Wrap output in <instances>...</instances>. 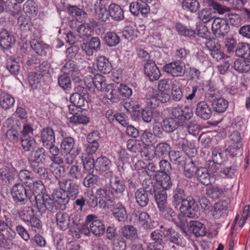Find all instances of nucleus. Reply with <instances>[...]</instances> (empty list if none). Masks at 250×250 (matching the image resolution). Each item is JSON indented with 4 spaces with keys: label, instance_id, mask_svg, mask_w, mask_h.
I'll list each match as a JSON object with an SVG mask.
<instances>
[{
    "label": "nucleus",
    "instance_id": "obj_38",
    "mask_svg": "<svg viewBox=\"0 0 250 250\" xmlns=\"http://www.w3.org/2000/svg\"><path fill=\"white\" fill-rule=\"evenodd\" d=\"M109 10L110 17L116 21H120L124 19V11L121 6L116 3H113L109 5Z\"/></svg>",
    "mask_w": 250,
    "mask_h": 250
},
{
    "label": "nucleus",
    "instance_id": "obj_26",
    "mask_svg": "<svg viewBox=\"0 0 250 250\" xmlns=\"http://www.w3.org/2000/svg\"><path fill=\"white\" fill-rule=\"evenodd\" d=\"M153 193L159 209L164 210L167 205L166 191L163 188H156Z\"/></svg>",
    "mask_w": 250,
    "mask_h": 250
},
{
    "label": "nucleus",
    "instance_id": "obj_58",
    "mask_svg": "<svg viewBox=\"0 0 250 250\" xmlns=\"http://www.w3.org/2000/svg\"><path fill=\"white\" fill-rule=\"evenodd\" d=\"M77 32L80 37L83 40H86L92 35L93 32L91 28L85 23L80 25L78 28Z\"/></svg>",
    "mask_w": 250,
    "mask_h": 250
},
{
    "label": "nucleus",
    "instance_id": "obj_15",
    "mask_svg": "<svg viewBox=\"0 0 250 250\" xmlns=\"http://www.w3.org/2000/svg\"><path fill=\"white\" fill-rule=\"evenodd\" d=\"M129 11L135 16H138L140 13L142 16L146 17L149 13L150 7L145 1L138 0L130 4Z\"/></svg>",
    "mask_w": 250,
    "mask_h": 250
},
{
    "label": "nucleus",
    "instance_id": "obj_7",
    "mask_svg": "<svg viewBox=\"0 0 250 250\" xmlns=\"http://www.w3.org/2000/svg\"><path fill=\"white\" fill-rule=\"evenodd\" d=\"M58 186L64 190L69 200H74L78 197L79 186L73 180L70 179H61L58 181Z\"/></svg>",
    "mask_w": 250,
    "mask_h": 250
},
{
    "label": "nucleus",
    "instance_id": "obj_64",
    "mask_svg": "<svg viewBox=\"0 0 250 250\" xmlns=\"http://www.w3.org/2000/svg\"><path fill=\"white\" fill-rule=\"evenodd\" d=\"M111 244L114 250H125L126 248V241L121 236L112 241Z\"/></svg>",
    "mask_w": 250,
    "mask_h": 250
},
{
    "label": "nucleus",
    "instance_id": "obj_8",
    "mask_svg": "<svg viewBox=\"0 0 250 250\" xmlns=\"http://www.w3.org/2000/svg\"><path fill=\"white\" fill-rule=\"evenodd\" d=\"M11 195L14 202L17 205L25 204L30 197L23 185L15 184L12 188Z\"/></svg>",
    "mask_w": 250,
    "mask_h": 250
},
{
    "label": "nucleus",
    "instance_id": "obj_2",
    "mask_svg": "<svg viewBox=\"0 0 250 250\" xmlns=\"http://www.w3.org/2000/svg\"><path fill=\"white\" fill-rule=\"evenodd\" d=\"M53 199L47 195L43 196V200L45 203L44 210L46 209L51 212H54L58 209H63L69 200L67 193L63 189L59 187L53 190L52 194Z\"/></svg>",
    "mask_w": 250,
    "mask_h": 250
},
{
    "label": "nucleus",
    "instance_id": "obj_36",
    "mask_svg": "<svg viewBox=\"0 0 250 250\" xmlns=\"http://www.w3.org/2000/svg\"><path fill=\"white\" fill-rule=\"evenodd\" d=\"M121 233L124 237L127 240L134 241L138 239V230L132 225H125L121 229Z\"/></svg>",
    "mask_w": 250,
    "mask_h": 250
},
{
    "label": "nucleus",
    "instance_id": "obj_30",
    "mask_svg": "<svg viewBox=\"0 0 250 250\" xmlns=\"http://www.w3.org/2000/svg\"><path fill=\"white\" fill-rule=\"evenodd\" d=\"M95 169L101 172L109 170L112 166L111 160L106 156H102L95 160Z\"/></svg>",
    "mask_w": 250,
    "mask_h": 250
},
{
    "label": "nucleus",
    "instance_id": "obj_21",
    "mask_svg": "<svg viewBox=\"0 0 250 250\" xmlns=\"http://www.w3.org/2000/svg\"><path fill=\"white\" fill-rule=\"evenodd\" d=\"M151 195L144 189L138 188L134 193L136 203L140 207L145 208L148 204Z\"/></svg>",
    "mask_w": 250,
    "mask_h": 250
},
{
    "label": "nucleus",
    "instance_id": "obj_35",
    "mask_svg": "<svg viewBox=\"0 0 250 250\" xmlns=\"http://www.w3.org/2000/svg\"><path fill=\"white\" fill-rule=\"evenodd\" d=\"M15 41L14 37L5 29H2L0 32V44L3 48L11 47Z\"/></svg>",
    "mask_w": 250,
    "mask_h": 250
},
{
    "label": "nucleus",
    "instance_id": "obj_22",
    "mask_svg": "<svg viewBox=\"0 0 250 250\" xmlns=\"http://www.w3.org/2000/svg\"><path fill=\"white\" fill-rule=\"evenodd\" d=\"M94 12L96 17L102 21L105 22L110 18L109 9L107 10L101 2H97L95 3Z\"/></svg>",
    "mask_w": 250,
    "mask_h": 250
},
{
    "label": "nucleus",
    "instance_id": "obj_11",
    "mask_svg": "<svg viewBox=\"0 0 250 250\" xmlns=\"http://www.w3.org/2000/svg\"><path fill=\"white\" fill-rule=\"evenodd\" d=\"M226 154L219 148H213L212 150L211 161H208V168L212 172L216 171L217 168L215 164L221 165L226 161Z\"/></svg>",
    "mask_w": 250,
    "mask_h": 250
},
{
    "label": "nucleus",
    "instance_id": "obj_48",
    "mask_svg": "<svg viewBox=\"0 0 250 250\" xmlns=\"http://www.w3.org/2000/svg\"><path fill=\"white\" fill-rule=\"evenodd\" d=\"M104 41L108 46H115L119 44L120 39L116 33L108 32L104 36Z\"/></svg>",
    "mask_w": 250,
    "mask_h": 250
},
{
    "label": "nucleus",
    "instance_id": "obj_49",
    "mask_svg": "<svg viewBox=\"0 0 250 250\" xmlns=\"http://www.w3.org/2000/svg\"><path fill=\"white\" fill-rule=\"evenodd\" d=\"M196 175L197 176L198 180L202 184L208 186L210 183V177L208 169L206 168H199Z\"/></svg>",
    "mask_w": 250,
    "mask_h": 250
},
{
    "label": "nucleus",
    "instance_id": "obj_47",
    "mask_svg": "<svg viewBox=\"0 0 250 250\" xmlns=\"http://www.w3.org/2000/svg\"><path fill=\"white\" fill-rule=\"evenodd\" d=\"M18 178L21 182L27 185V186H29L34 179L33 173L26 169L21 170L19 173Z\"/></svg>",
    "mask_w": 250,
    "mask_h": 250
},
{
    "label": "nucleus",
    "instance_id": "obj_63",
    "mask_svg": "<svg viewBox=\"0 0 250 250\" xmlns=\"http://www.w3.org/2000/svg\"><path fill=\"white\" fill-rule=\"evenodd\" d=\"M68 12L73 17L78 18V20H82L85 18L86 13L82 9L76 6H70L68 8Z\"/></svg>",
    "mask_w": 250,
    "mask_h": 250
},
{
    "label": "nucleus",
    "instance_id": "obj_31",
    "mask_svg": "<svg viewBox=\"0 0 250 250\" xmlns=\"http://www.w3.org/2000/svg\"><path fill=\"white\" fill-rule=\"evenodd\" d=\"M60 146L62 152L80 151L78 147H75V139L70 136L62 138Z\"/></svg>",
    "mask_w": 250,
    "mask_h": 250
},
{
    "label": "nucleus",
    "instance_id": "obj_56",
    "mask_svg": "<svg viewBox=\"0 0 250 250\" xmlns=\"http://www.w3.org/2000/svg\"><path fill=\"white\" fill-rule=\"evenodd\" d=\"M33 161L37 163H43L45 160V150L43 147H39L31 154Z\"/></svg>",
    "mask_w": 250,
    "mask_h": 250
},
{
    "label": "nucleus",
    "instance_id": "obj_3",
    "mask_svg": "<svg viewBox=\"0 0 250 250\" xmlns=\"http://www.w3.org/2000/svg\"><path fill=\"white\" fill-rule=\"evenodd\" d=\"M14 222L9 213L3 212L0 216V243L4 244L11 241L16 236V232L14 229Z\"/></svg>",
    "mask_w": 250,
    "mask_h": 250
},
{
    "label": "nucleus",
    "instance_id": "obj_59",
    "mask_svg": "<svg viewBox=\"0 0 250 250\" xmlns=\"http://www.w3.org/2000/svg\"><path fill=\"white\" fill-rule=\"evenodd\" d=\"M155 136L153 133L145 131L141 135V140L147 146H153L156 143Z\"/></svg>",
    "mask_w": 250,
    "mask_h": 250
},
{
    "label": "nucleus",
    "instance_id": "obj_16",
    "mask_svg": "<svg viewBox=\"0 0 250 250\" xmlns=\"http://www.w3.org/2000/svg\"><path fill=\"white\" fill-rule=\"evenodd\" d=\"M171 114L175 118L184 121L189 120L193 116V112L188 106H177L172 109Z\"/></svg>",
    "mask_w": 250,
    "mask_h": 250
},
{
    "label": "nucleus",
    "instance_id": "obj_17",
    "mask_svg": "<svg viewBox=\"0 0 250 250\" xmlns=\"http://www.w3.org/2000/svg\"><path fill=\"white\" fill-rule=\"evenodd\" d=\"M40 141L43 146L56 142L55 131L51 127H43L40 131Z\"/></svg>",
    "mask_w": 250,
    "mask_h": 250
},
{
    "label": "nucleus",
    "instance_id": "obj_23",
    "mask_svg": "<svg viewBox=\"0 0 250 250\" xmlns=\"http://www.w3.org/2000/svg\"><path fill=\"white\" fill-rule=\"evenodd\" d=\"M55 218L57 226L60 230L64 231L69 228L70 218L67 213L59 211L56 214Z\"/></svg>",
    "mask_w": 250,
    "mask_h": 250
},
{
    "label": "nucleus",
    "instance_id": "obj_51",
    "mask_svg": "<svg viewBox=\"0 0 250 250\" xmlns=\"http://www.w3.org/2000/svg\"><path fill=\"white\" fill-rule=\"evenodd\" d=\"M6 68L13 75H17L20 70V63L15 59L9 58L6 60Z\"/></svg>",
    "mask_w": 250,
    "mask_h": 250
},
{
    "label": "nucleus",
    "instance_id": "obj_40",
    "mask_svg": "<svg viewBox=\"0 0 250 250\" xmlns=\"http://www.w3.org/2000/svg\"><path fill=\"white\" fill-rule=\"evenodd\" d=\"M15 103V99L10 94L5 92L0 93V106L5 110L13 107Z\"/></svg>",
    "mask_w": 250,
    "mask_h": 250
},
{
    "label": "nucleus",
    "instance_id": "obj_43",
    "mask_svg": "<svg viewBox=\"0 0 250 250\" xmlns=\"http://www.w3.org/2000/svg\"><path fill=\"white\" fill-rule=\"evenodd\" d=\"M189 226L193 233L196 236H203L206 235V227L202 223L197 221H190Z\"/></svg>",
    "mask_w": 250,
    "mask_h": 250
},
{
    "label": "nucleus",
    "instance_id": "obj_10",
    "mask_svg": "<svg viewBox=\"0 0 250 250\" xmlns=\"http://www.w3.org/2000/svg\"><path fill=\"white\" fill-rule=\"evenodd\" d=\"M163 70L174 77H183L185 73V66L180 61H175L163 66Z\"/></svg>",
    "mask_w": 250,
    "mask_h": 250
},
{
    "label": "nucleus",
    "instance_id": "obj_39",
    "mask_svg": "<svg viewBox=\"0 0 250 250\" xmlns=\"http://www.w3.org/2000/svg\"><path fill=\"white\" fill-rule=\"evenodd\" d=\"M165 133H171L175 130L179 126L180 123L176 119L169 117L165 118L162 122Z\"/></svg>",
    "mask_w": 250,
    "mask_h": 250
},
{
    "label": "nucleus",
    "instance_id": "obj_41",
    "mask_svg": "<svg viewBox=\"0 0 250 250\" xmlns=\"http://www.w3.org/2000/svg\"><path fill=\"white\" fill-rule=\"evenodd\" d=\"M234 69L239 73H246L250 70L249 59H236L233 63Z\"/></svg>",
    "mask_w": 250,
    "mask_h": 250
},
{
    "label": "nucleus",
    "instance_id": "obj_18",
    "mask_svg": "<svg viewBox=\"0 0 250 250\" xmlns=\"http://www.w3.org/2000/svg\"><path fill=\"white\" fill-rule=\"evenodd\" d=\"M144 72L152 82L158 80L161 75L160 71L153 61L145 63Z\"/></svg>",
    "mask_w": 250,
    "mask_h": 250
},
{
    "label": "nucleus",
    "instance_id": "obj_44",
    "mask_svg": "<svg viewBox=\"0 0 250 250\" xmlns=\"http://www.w3.org/2000/svg\"><path fill=\"white\" fill-rule=\"evenodd\" d=\"M235 54L237 57L245 59H250V45L243 42L239 43L236 47Z\"/></svg>",
    "mask_w": 250,
    "mask_h": 250
},
{
    "label": "nucleus",
    "instance_id": "obj_4",
    "mask_svg": "<svg viewBox=\"0 0 250 250\" xmlns=\"http://www.w3.org/2000/svg\"><path fill=\"white\" fill-rule=\"evenodd\" d=\"M32 183L30 190L33 194L30 195L29 200L31 203L35 202V205L40 211H42L44 210L45 203L43 200V196L47 195L45 193V187L41 181L38 180Z\"/></svg>",
    "mask_w": 250,
    "mask_h": 250
},
{
    "label": "nucleus",
    "instance_id": "obj_61",
    "mask_svg": "<svg viewBox=\"0 0 250 250\" xmlns=\"http://www.w3.org/2000/svg\"><path fill=\"white\" fill-rule=\"evenodd\" d=\"M154 148L157 155L161 156L168 155L171 149L170 145L166 142L160 143Z\"/></svg>",
    "mask_w": 250,
    "mask_h": 250
},
{
    "label": "nucleus",
    "instance_id": "obj_52",
    "mask_svg": "<svg viewBox=\"0 0 250 250\" xmlns=\"http://www.w3.org/2000/svg\"><path fill=\"white\" fill-rule=\"evenodd\" d=\"M175 27L180 35L186 37H194L195 35V32L194 30L187 28L179 22L176 23Z\"/></svg>",
    "mask_w": 250,
    "mask_h": 250
},
{
    "label": "nucleus",
    "instance_id": "obj_45",
    "mask_svg": "<svg viewBox=\"0 0 250 250\" xmlns=\"http://www.w3.org/2000/svg\"><path fill=\"white\" fill-rule=\"evenodd\" d=\"M87 112V110L83 109L78 114L72 115L70 118V122L76 124H87L89 121V118L86 116Z\"/></svg>",
    "mask_w": 250,
    "mask_h": 250
},
{
    "label": "nucleus",
    "instance_id": "obj_60",
    "mask_svg": "<svg viewBox=\"0 0 250 250\" xmlns=\"http://www.w3.org/2000/svg\"><path fill=\"white\" fill-rule=\"evenodd\" d=\"M6 137L7 139L13 144L18 143L21 138L19 131L13 128L9 129L6 131Z\"/></svg>",
    "mask_w": 250,
    "mask_h": 250
},
{
    "label": "nucleus",
    "instance_id": "obj_6",
    "mask_svg": "<svg viewBox=\"0 0 250 250\" xmlns=\"http://www.w3.org/2000/svg\"><path fill=\"white\" fill-rule=\"evenodd\" d=\"M85 224L89 232L96 237H100L105 232L103 223L93 214H89L86 217Z\"/></svg>",
    "mask_w": 250,
    "mask_h": 250
},
{
    "label": "nucleus",
    "instance_id": "obj_28",
    "mask_svg": "<svg viewBox=\"0 0 250 250\" xmlns=\"http://www.w3.org/2000/svg\"><path fill=\"white\" fill-rule=\"evenodd\" d=\"M167 236L169 241L177 246L184 247L186 245L185 239L179 233L172 228H168L167 232Z\"/></svg>",
    "mask_w": 250,
    "mask_h": 250
},
{
    "label": "nucleus",
    "instance_id": "obj_5",
    "mask_svg": "<svg viewBox=\"0 0 250 250\" xmlns=\"http://www.w3.org/2000/svg\"><path fill=\"white\" fill-rule=\"evenodd\" d=\"M230 139L232 143L226 149V152L232 158L241 157L243 154V144L240 133L237 131H233L230 135Z\"/></svg>",
    "mask_w": 250,
    "mask_h": 250
},
{
    "label": "nucleus",
    "instance_id": "obj_19",
    "mask_svg": "<svg viewBox=\"0 0 250 250\" xmlns=\"http://www.w3.org/2000/svg\"><path fill=\"white\" fill-rule=\"evenodd\" d=\"M84 80L85 83L89 81L88 84L92 82L97 90L101 91H104L108 86L105 78L101 74H97L94 77L91 76L85 77Z\"/></svg>",
    "mask_w": 250,
    "mask_h": 250
},
{
    "label": "nucleus",
    "instance_id": "obj_27",
    "mask_svg": "<svg viewBox=\"0 0 250 250\" xmlns=\"http://www.w3.org/2000/svg\"><path fill=\"white\" fill-rule=\"evenodd\" d=\"M227 205V203L225 201H220L215 204L211 212V214L214 219H218L226 215Z\"/></svg>",
    "mask_w": 250,
    "mask_h": 250
},
{
    "label": "nucleus",
    "instance_id": "obj_55",
    "mask_svg": "<svg viewBox=\"0 0 250 250\" xmlns=\"http://www.w3.org/2000/svg\"><path fill=\"white\" fill-rule=\"evenodd\" d=\"M199 87L197 85L188 86L185 89V96L188 101H192L197 98L196 94Z\"/></svg>",
    "mask_w": 250,
    "mask_h": 250
},
{
    "label": "nucleus",
    "instance_id": "obj_9",
    "mask_svg": "<svg viewBox=\"0 0 250 250\" xmlns=\"http://www.w3.org/2000/svg\"><path fill=\"white\" fill-rule=\"evenodd\" d=\"M211 29L214 36L221 38L228 34L229 30V26L225 19L216 18L213 20Z\"/></svg>",
    "mask_w": 250,
    "mask_h": 250
},
{
    "label": "nucleus",
    "instance_id": "obj_53",
    "mask_svg": "<svg viewBox=\"0 0 250 250\" xmlns=\"http://www.w3.org/2000/svg\"><path fill=\"white\" fill-rule=\"evenodd\" d=\"M58 83L59 85L64 90L69 91L71 87V82L67 75L63 74L60 75L58 78Z\"/></svg>",
    "mask_w": 250,
    "mask_h": 250
},
{
    "label": "nucleus",
    "instance_id": "obj_37",
    "mask_svg": "<svg viewBox=\"0 0 250 250\" xmlns=\"http://www.w3.org/2000/svg\"><path fill=\"white\" fill-rule=\"evenodd\" d=\"M97 67L99 71L104 74L109 73L112 70L111 63L103 56H100L97 58Z\"/></svg>",
    "mask_w": 250,
    "mask_h": 250
},
{
    "label": "nucleus",
    "instance_id": "obj_50",
    "mask_svg": "<svg viewBox=\"0 0 250 250\" xmlns=\"http://www.w3.org/2000/svg\"><path fill=\"white\" fill-rule=\"evenodd\" d=\"M21 144L25 151H33L36 146V142L32 137H21Z\"/></svg>",
    "mask_w": 250,
    "mask_h": 250
},
{
    "label": "nucleus",
    "instance_id": "obj_13",
    "mask_svg": "<svg viewBox=\"0 0 250 250\" xmlns=\"http://www.w3.org/2000/svg\"><path fill=\"white\" fill-rule=\"evenodd\" d=\"M107 177L109 176V186L112 190L117 194L123 193L125 189V181L118 176L113 175L112 171L106 173Z\"/></svg>",
    "mask_w": 250,
    "mask_h": 250
},
{
    "label": "nucleus",
    "instance_id": "obj_62",
    "mask_svg": "<svg viewBox=\"0 0 250 250\" xmlns=\"http://www.w3.org/2000/svg\"><path fill=\"white\" fill-rule=\"evenodd\" d=\"M112 191L107 190L105 188H98L96 190V196L97 199H99V203L102 201L104 202L105 200H109L112 198Z\"/></svg>",
    "mask_w": 250,
    "mask_h": 250
},
{
    "label": "nucleus",
    "instance_id": "obj_14",
    "mask_svg": "<svg viewBox=\"0 0 250 250\" xmlns=\"http://www.w3.org/2000/svg\"><path fill=\"white\" fill-rule=\"evenodd\" d=\"M205 44L215 60L219 61L224 58V54L220 49V44L215 39H207Z\"/></svg>",
    "mask_w": 250,
    "mask_h": 250
},
{
    "label": "nucleus",
    "instance_id": "obj_34",
    "mask_svg": "<svg viewBox=\"0 0 250 250\" xmlns=\"http://www.w3.org/2000/svg\"><path fill=\"white\" fill-rule=\"evenodd\" d=\"M85 173L81 167L76 165L71 166L68 172V176L72 180L82 181L84 178Z\"/></svg>",
    "mask_w": 250,
    "mask_h": 250
},
{
    "label": "nucleus",
    "instance_id": "obj_12",
    "mask_svg": "<svg viewBox=\"0 0 250 250\" xmlns=\"http://www.w3.org/2000/svg\"><path fill=\"white\" fill-rule=\"evenodd\" d=\"M61 71L64 74L70 75L76 83H79L81 81L79 68L77 63L73 60L66 62L62 67Z\"/></svg>",
    "mask_w": 250,
    "mask_h": 250
},
{
    "label": "nucleus",
    "instance_id": "obj_29",
    "mask_svg": "<svg viewBox=\"0 0 250 250\" xmlns=\"http://www.w3.org/2000/svg\"><path fill=\"white\" fill-rule=\"evenodd\" d=\"M112 213L114 217L119 222H124L127 219L126 209L120 202L114 205Z\"/></svg>",
    "mask_w": 250,
    "mask_h": 250
},
{
    "label": "nucleus",
    "instance_id": "obj_54",
    "mask_svg": "<svg viewBox=\"0 0 250 250\" xmlns=\"http://www.w3.org/2000/svg\"><path fill=\"white\" fill-rule=\"evenodd\" d=\"M182 6L184 9L194 13L199 8L200 4L197 0H184Z\"/></svg>",
    "mask_w": 250,
    "mask_h": 250
},
{
    "label": "nucleus",
    "instance_id": "obj_57",
    "mask_svg": "<svg viewBox=\"0 0 250 250\" xmlns=\"http://www.w3.org/2000/svg\"><path fill=\"white\" fill-rule=\"evenodd\" d=\"M151 146L145 147L141 152L142 157L146 161H152L157 158L155 148Z\"/></svg>",
    "mask_w": 250,
    "mask_h": 250
},
{
    "label": "nucleus",
    "instance_id": "obj_33",
    "mask_svg": "<svg viewBox=\"0 0 250 250\" xmlns=\"http://www.w3.org/2000/svg\"><path fill=\"white\" fill-rule=\"evenodd\" d=\"M114 84H109L104 91L105 92V97L113 103H117L120 100L118 88H116Z\"/></svg>",
    "mask_w": 250,
    "mask_h": 250
},
{
    "label": "nucleus",
    "instance_id": "obj_20",
    "mask_svg": "<svg viewBox=\"0 0 250 250\" xmlns=\"http://www.w3.org/2000/svg\"><path fill=\"white\" fill-rule=\"evenodd\" d=\"M195 114L202 119L208 120L212 115V110L206 102L200 101L197 104Z\"/></svg>",
    "mask_w": 250,
    "mask_h": 250
},
{
    "label": "nucleus",
    "instance_id": "obj_24",
    "mask_svg": "<svg viewBox=\"0 0 250 250\" xmlns=\"http://www.w3.org/2000/svg\"><path fill=\"white\" fill-rule=\"evenodd\" d=\"M136 216L138 217V224L145 229H151L155 227L154 222L151 220L150 216L147 212L142 211Z\"/></svg>",
    "mask_w": 250,
    "mask_h": 250
},
{
    "label": "nucleus",
    "instance_id": "obj_46",
    "mask_svg": "<svg viewBox=\"0 0 250 250\" xmlns=\"http://www.w3.org/2000/svg\"><path fill=\"white\" fill-rule=\"evenodd\" d=\"M30 228L32 231L39 232L42 227V223L38 216L33 214L28 219V221L25 223Z\"/></svg>",
    "mask_w": 250,
    "mask_h": 250
},
{
    "label": "nucleus",
    "instance_id": "obj_42",
    "mask_svg": "<svg viewBox=\"0 0 250 250\" xmlns=\"http://www.w3.org/2000/svg\"><path fill=\"white\" fill-rule=\"evenodd\" d=\"M229 106V102L223 98L215 99L212 101V106L213 110L218 113L225 112Z\"/></svg>",
    "mask_w": 250,
    "mask_h": 250
},
{
    "label": "nucleus",
    "instance_id": "obj_32",
    "mask_svg": "<svg viewBox=\"0 0 250 250\" xmlns=\"http://www.w3.org/2000/svg\"><path fill=\"white\" fill-rule=\"evenodd\" d=\"M198 169L195 162L191 159L188 158L185 160L184 174L187 178L191 179L194 177Z\"/></svg>",
    "mask_w": 250,
    "mask_h": 250
},
{
    "label": "nucleus",
    "instance_id": "obj_25",
    "mask_svg": "<svg viewBox=\"0 0 250 250\" xmlns=\"http://www.w3.org/2000/svg\"><path fill=\"white\" fill-rule=\"evenodd\" d=\"M17 171L15 168L11 164H7L0 169V174L3 180L11 183L14 179Z\"/></svg>",
    "mask_w": 250,
    "mask_h": 250
},
{
    "label": "nucleus",
    "instance_id": "obj_1",
    "mask_svg": "<svg viewBox=\"0 0 250 250\" xmlns=\"http://www.w3.org/2000/svg\"><path fill=\"white\" fill-rule=\"evenodd\" d=\"M173 199L176 205L181 204L179 209L184 216L189 218L197 216V203L192 197H187L183 188L179 186L173 191Z\"/></svg>",
    "mask_w": 250,
    "mask_h": 250
}]
</instances>
